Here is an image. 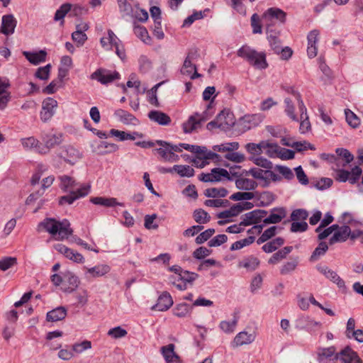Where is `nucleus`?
Wrapping results in <instances>:
<instances>
[{
  "label": "nucleus",
  "mask_w": 363,
  "mask_h": 363,
  "mask_svg": "<svg viewBox=\"0 0 363 363\" xmlns=\"http://www.w3.org/2000/svg\"><path fill=\"white\" fill-rule=\"evenodd\" d=\"M286 107L285 112L294 121H298V115L296 113V107L294 104L290 100L286 99L285 100Z\"/></svg>",
  "instance_id": "obj_46"
},
{
  "label": "nucleus",
  "mask_w": 363,
  "mask_h": 363,
  "mask_svg": "<svg viewBox=\"0 0 363 363\" xmlns=\"http://www.w3.org/2000/svg\"><path fill=\"white\" fill-rule=\"evenodd\" d=\"M181 72L183 74L189 76L191 79L201 77V74L196 72V66L192 64L189 57L184 60Z\"/></svg>",
  "instance_id": "obj_27"
},
{
  "label": "nucleus",
  "mask_w": 363,
  "mask_h": 363,
  "mask_svg": "<svg viewBox=\"0 0 363 363\" xmlns=\"http://www.w3.org/2000/svg\"><path fill=\"white\" fill-rule=\"evenodd\" d=\"M320 273L324 274L328 279L335 283L339 287H343L345 286L344 281L337 274V273L327 267H320L318 268Z\"/></svg>",
  "instance_id": "obj_29"
},
{
  "label": "nucleus",
  "mask_w": 363,
  "mask_h": 363,
  "mask_svg": "<svg viewBox=\"0 0 363 363\" xmlns=\"http://www.w3.org/2000/svg\"><path fill=\"white\" fill-rule=\"evenodd\" d=\"M110 271V267L107 264H99L92 268L87 269V272L93 277H101Z\"/></svg>",
  "instance_id": "obj_40"
},
{
  "label": "nucleus",
  "mask_w": 363,
  "mask_h": 363,
  "mask_svg": "<svg viewBox=\"0 0 363 363\" xmlns=\"http://www.w3.org/2000/svg\"><path fill=\"white\" fill-rule=\"evenodd\" d=\"M350 235V228L347 225L339 226L334 230L333 235L330 238L329 243L333 245L336 242H343L346 241Z\"/></svg>",
  "instance_id": "obj_20"
},
{
  "label": "nucleus",
  "mask_w": 363,
  "mask_h": 363,
  "mask_svg": "<svg viewBox=\"0 0 363 363\" xmlns=\"http://www.w3.org/2000/svg\"><path fill=\"white\" fill-rule=\"evenodd\" d=\"M17 264L16 258L6 257L0 260V269L6 271Z\"/></svg>",
  "instance_id": "obj_60"
},
{
  "label": "nucleus",
  "mask_w": 363,
  "mask_h": 363,
  "mask_svg": "<svg viewBox=\"0 0 363 363\" xmlns=\"http://www.w3.org/2000/svg\"><path fill=\"white\" fill-rule=\"evenodd\" d=\"M255 197L253 192L245 191V192H236L230 196V199L233 201H241V200H251Z\"/></svg>",
  "instance_id": "obj_59"
},
{
  "label": "nucleus",
  "mask_w": 363,
  "mask_h": 363,
  "mask_svg": "<svg viewBox=\"0 0 363 363\" xmlns=\"http://www.w3.org/2000/svg\"><path fill=\"white\" fill-rule=\"evenodd\" d=\"M210 216L202 209L196 210L194 213V218L196 223L204 224L210 220Z\"/></svg>",
  "instance_id": "obj_50"
},
{
  "label": "nucleus",
  "mask_w": 363,
  "mask_h": 363,
  "mask_svg": "<svg viewBox=\"0 0 363 363\" xmlns=\"http://www.w3.org/2000/svg\"><path fill=\"white\" fill-rule=\"evenodd\" d=\"M347 123L352 128H357L360 124V119L350 109L345 110Z\"/></svg>",
  "instance_id": "obj_48"
},
{
  "label": "nucleus",
  "mask_w": 363,
  "mask_h": 363,
  "mask_svg": "<svg viewBox=\"0 0 363 363\" xmlns=\"http://www.w3.org/2000/svg\"><path fill=\"white\" fill-rule=\"evenodd\" d=\"M191 313V308L186 303H180L175 306L173 310V313L175 316L179 318H185L190 315Z\"/></svg>",
  "instance_id": "obj_38"
},
{
  "label": "nucleus",
  "mask_w": 363,
  "mask_h": 363,
  "mask_svg": "<svg viewBox=\"0 0 363 363\" xmlns=\"http://www.w3.org/2000/svg\"><path fill=\"white\" fill-rule=\"evenodd\" d=\"M262 20L267 33H272L277 25L285 23L286 13L279 8L272 7L263 13Z\"/></svg>",
  "instance_id": "obj_3"
},
{
  "label": "nucleus",
  "mask_w": 363,
  "mask_h": 363,
  "mask_svg": "<svg viewBox=\"0 0 363 363\" xmlns=\"http://www.w3.org/2000/svg\"><path fill=\"white\" fill-rule=\"evenodd\" d=\"M250 174L259 181L262 187H266L272 182H277L280 179L279 177L272 171L261 169L259 168H253L250 170Z\"/></svg>",
  "instance_id": "obj_8"
},
{
  "label": "nucleus",
  "mask_w": 363,
  "mask_h": 363,
  "mask_svg": "<svg viewBox=\"0 0 363 363\" xmlns=\"http://www.w3.org/2000/svg\"><path fill=\"white\" fill-rule=\"evenodd\" d=\"M57 101L51 98H46L42 104V110L40 111V118L44 122L50 120L55 113V110L57 107Z\"/></svg>",
  "instance_id": "obj_16"
},
{
  "label": "nucleus",
  "mask_w": 363,
  "mask_h": 363,
  "mask_svg": "<svg viewBox=\"0 0 363 363\" xmlns=\"http://www.w3.org/2000/svg\"><path fill=\"white\" fill-rule=\"evenodd\" d=\"M328 249V246L327 243L325 242H321L315 249L311 257V259L313 261L318 259L320 256L323 255L326 252Z\"/></svg>",
  "instance_id": "obj_55"
},
{
  "label": "nucleus",
  "mask_w": 363,
  "mask_h": 363,
  "mask_svg": "<svg viewBox=\"0 0 363 363\" xmlns=\"http://www.w3.org/2000/svg\"><path fill=\"white\" fill-rule=\"evenodd\" d=\"M262 18L257 13H254L251 16V26L254 34H261L262 33Z\"/></svg>",
  "instance_id": "obj_44"
},
{
  "label": "nucleus",
  "mask_w": 363,
  "mask_h": 363,
  "mask_svg": "<svg viewBox=\"0 0 363 363\" xmlns=\"http://www.w3.org/2000/svg\"><path fill=\"white\" fill-rule=\"evenodd\" d=\"M286 217V211L283 208H278L274 210L271 214L264 219V223H278Z\"/></svg>",
  "instance_id": "obj_32"
},
{
  "label": "nucleus",
  "mask_w": 363,
  "mask_h": 363,
  "mask_svg": "<svg viewBox=\"0 0 363 363\" xmlns=\"http://www.w3.org/2000/svg\"><path fill=\"white\" fill-rule=\"evenodd\" d=\"M72 9V4H64L60 8L56 11L55 15V20L59 21L62 20L66 14Z\"/></svg>",
  "instance_id": "obj_63"
},
{
  "label": "nucleus",
  "mask_w": 363,
  "mask_h": 363,
  "mask_svg": "<svg viewBox=\"0 0 363 363\" xmlns=\"http://www.w3.org/2000/svg\"><path fill=\"white\" fill-rule=\"evenodd\" d=\"M173 304V300L168 292H163L158 298L155 308L160 311L168 310Z\"/></svg>",
  "instance_id": "obj_23"
},
{
  "label": "nucleus",
  "mask_w": 363,
  "mask_h": 363,
  "mask_svg": "<svg viewBox=\"0 0 363 363\" xmlns=\"http://www.w3.org/2000/svg\"><path fill=\"white\" fill-rule=\"evenodd\" d=\"M296 97L298 101V110L300 113V117L298 118V121H300L299 130L301 133H306L311 129V122L307 114L306 108L301 99V96L297 94H296Z\"/></svg>",
  "instance_id": "obj_13"
},
{
  "label": "nucleus",
  "mask_w": 363,
  "mask_h": 363,
  "mask_svg": "<svg viewBox=\"0 0 363 363\" xmlns=\"http://www.w3.org/2000/svg\"><path fill=\"white\" fill-rule=\"evenodd\" d=\"M283 244L284 240L281 238H277L264 245L262 250L267 253L272 252Z\"/></svg>",
  "instance_id": "obj_41"
},
{
  "label": "nucleus",
  "mask_w": 363,
  "mask_h": 363,
  "mask_svg": "<svg viewBox=\"0 0 363 363\" xmlns=\"http://www.w3.org/2000/svg\"><path fill=\"white\" fill-rule=\"evenodd\" d=\"M259 264V260L255 256H248L239 262L240 267H244L248 270H255Z\"/></svg>",
  "instance_id": "obj_36"
},
{
  "label": "nucleus",
  "mask_w": 363,
  "mask_h": 363,
  "mask_svg": "<svg viewBox=\"0 0 363 363\" xmlns=\"http://www.w3.org/2000/svg\"><path fill=\"white\" fill-rule=\"evenodd\" d=\"M91 342L89 340H84L81 342L74 343L72 347V350L74 354H79L82 353L84 351L91 348Z\"/></svg>",
  "instance_id": "obj_49"
},
{
  "label": "nucleus",
  "mask_w": 363,
  "mask_h": 363,
  "mask_svg": "<svg viewBox=\"0 0 363 363\" xmlns=\"http://www.w3.org/2000/svg\"><path fill=\"white\" fill-rule=\"evenodd\" d=\"M60 179L61 181L60 186L64 191H71L77 186L76 181L71 177L62 176L60 177Z\"/></svg>",
  "instance_id": "obj_45"
},
{
  "label": "nucleus",
  "mask_w": 363,
  "mask_h": 363,
  "mask_svg": "<svg viewBox=\"0 0 363 363\" xmlns=\"http://www.w3.org/2000/svg\"><path fill=\"white\" fill-rule=\"evenodd\" d=\"M362 172V169L358 166L352 168L351 172L338 169L335 171V179L338 182H345L348 180L351 184H355L359 180Z\"/></svg>",
  "instance_id": "obj_12"
},
{
  "label": "nucleus",
  "mask_w": 363,
  "mask_h": 363,
  "mask_svg": "<svg viewBox=\"0 0 363 363\" xmlns=\"http://www.w3.org/2000/svg\"><path fill=\"white\" fill-rule=\"evenodd\" d=\"M45 145L38 147V152L40 154H46L51 148L59 145L62 141V135L61 133L50 132L43 138Z\"/></svg>",
  "instance_id": "obj_11"
},
{
  "label": "nucleus",
  "mask_w": 363,
  "mask_h": 363,
  "mask_svg": "<svg viewBox=\"0 0 363 363\" xmlns=\"http://www.w3.org/2000/svg\"><path fill=\"white\" fill-rule=\"evenodd\" d=\"M239 57L247 60L251 65L258 69L268 67L266 55L263 52H257L248 45H243L237 52Z\"/></svg>",
  "instance_id": "obj_4"
},
{
  "label": "nucleus",
  "mask_w": 363,
  "mask_h": 363,
  "mask_svg": "<svg viewBox=\"0 0 363 363\" xmlns=\"http://www.w3.org/2000/svg\"><path fill=\"white\" fill-rule=\"evenodd\" d=\"M148 117L151 121L162 125H167L172 121L170 117L167 114L160 111H151L148 113Z\"/></svg>",
  "instance_id": "obj_26"
},
{
  "label": "nucleus",
  "mask_w": 363,
  "mask_h": 363,
  "mask_svg": "<svg viewBox=\"0 0 363 363\" xmlns=\"http://www.w3.org/2000/svg\"><path fill=\"white\" fill-rule=\"evenodd\" d=\"M10 87L9 79L0 77V110L5 109L11 99Z\"/></svg>",
  "instance_id": "obj_15"
},
{
  "label": "nucleus",
  "mask_w": 363,
  "mask_h": 363,
  "mask_svg": "<svg viewBox=\"0 0 363 363\" xmlns=\"http://www.w3.org/2000/svg\"><path fill=\"white\" fill-rule=\"evenodd\" d=\"M180 146L184 150L195 154V158L192 160V162L198 168H203L209 164L210 160L214 161L220 158L218 154L208 150L203 146L192 145L186 143H180Z\"/></svg>",
  "instance_id": "obj_2"
},
{
  "label": "nucleus",
  "mask_w": 363,
  "mask_h": 363,
  "mask_svg": "<svg viewBox=\"0 0 363 363\" xmlns=\"http://www.w3.org/2000/svg\"><path fill=\"white\" fill-rule=\"evenodd\" d=\"M338 357L333 347L320 348L318 351V359L320 363H336Z\"/></svg>",
  "instance_id": "obj_19"
},
{
  "label": "nucleus",
  "mask_w": 363,
  "mask_h": 363,
  "mask_svg": "<svg viewBox=\"0 0 363 363\" xmlns=\"http://www.w3.org/2000/svg\"><path fill=\"white\" fill-rule=\"evenodd\" d=\"M157 143L162 146L157 149V152L164 161L167 162H177L179 160V157L175 152H181L182 149H184L180 146V144H179V145H171L169 143L160 140L157 141Z\"/></svg>",
  "instance_id": "obj_7"
},
{
  "label": "nucleus",
  "mask_w": 363,
  "mask_h": 363,
  "mask_svg": "<svg viewBox=\"0 0 363 363\" xmlns=\"http://www.w3.org/2000/svg\"><path fill=\"white\" fill-rule=\"evenodd\" d=\"M262 218L261 212L259 211H252L246 214V217L243 220L244 225H250L259 223Z\"/></svg>",
  "instance_id": "obj_42"
},
{
  "label": "nucleus",
  "mask_w": 363,
  "mask_h": 363,
  "mask_svg": "<svg viewBox=\"0 0 363 363\" xmlns=\"http://www.w3.org/2000/svg\"><path fill=\"white\" fill-rule=\"evenodd\" d=\"M116 114L120 118L121 121L125 123H133L136 120L135 117L123 109L116 111Z\"/></svg>",
  "instance_id": "obj_57"
},
{
  "label": "nucleus",
  "mask_w": 363,
  "mask_h": 363,
  "mask_svg": "<svg viewBox=\"0 0 363 363\" xmlns=\"http://www.w3.org/2000/svg\"><path fill=\"white\" fill-rule=\"evenodd\" d=\"M206 195L212 198H223L228 195V191L224 188H210L206 189Z\"/></svg>",
  "instance_id": "obj_47"
},
{
  "label": "nucleus",
  "mask_w": 363,
  "mask_h": 363,
  "mask_svg": "<svg viewBox=\"0 0 363 363\" xmlns=\"http://www.w3.org/2000/svg\"><path fill=\"white\" fill-rule=\"evenodd\" d=\"M236 186L240 189L244 190H252L255 189L257 183L251 179L247 178H239L235 181Z\"/></svg>",
  "instance_id": "obj_37"
},
{
  "label": "nucleus",
  "mask_w": 363,
  "mask_h": 363,
  "mask_svg": "<svg viewBox=\"0 0 363 363\" xmlns=\"http://www.w3.org/2000/svg\"><path fill=\"white\" fill-rule=\"evenodd\" d=\"M235 123L234 115L228 110L222 111L215 118L214 121L207 124V128L210 130L216 128L226 130L230 129Z\"/></svg>",
  "instance_id": "obj_6"
},
{
  "label": "nucleus",
  "mask_w": 363,
  "mask_h": 363,
  "mask_svg": "<svg viewBox=\"0 0 363 363\" xmlns=\"http://www.w3.org/2000/svg\"><path fill=\"white\" fill-rule=\"evenodd\" d=\"M279 150V145L276 144L265 143L264 148L263 149V152H264L271 157H276L278 156Z\"/></svg>",
  "instance_id": "obj_58"
},
{
  "label": "nucleus",
  "mask_w": 363,
  "mask_h": 363,
  "mask_svg": "<svg viewBox=\"0 0 363 363\" xmlns=\"http://www.w3.org/2000/svg\"><path fill=\"white\" fill-rule=\"evenodd\" d=\"M90 188L91 186L89 184L81 185L76 191H71L69 195L62 196L60 199V204L72 203L76 199L86 196L90 191Z\"/></svg>",
  "instance_id": "obj_14"
},
{
  "label": "nucleus",
  "mask_w": 363,
  "mask_h": 363,
  "mask_svg": "<svg viewBox=\"0 0 363 363\" xmlns=\"http://www.w3.org/2000/svg\"><path fill=\"white\" fill-rule=\"evenodd\" d=\"M225 157L227 160L235 163L242 162L245 160V157L242 153L235 151L229 152L228 153L225 154Z\"/></svg>",
  "instance_id": "obj_62"
},
{
  "label": "nucleus",
  "mask_w": 363,
  "mask_h": 363,
  "mask_svg": "<svg viewBox=\"0 0 363 363\" xmlns=\"http://www.w3.org/2000/svg\"><path fill=\"white\" fill-rule=\"evenodd\" d=\"M319 32L316 30L311 31L308 35V48L307 54L309 57H315L318 53V49L315 45L318 40Z\"/></svg>",
  "instance_id": "obj_22"
},
{
  "label": "nucleus",
  "mask_w": 363,
  "mask_h": 363,
  "mask_svg": "<svg viewBox=\"0 0 363 363\" xmlns=\"http://www.w3.org/2000/svg\"><path fill=\"white\" fill-rule=\"evenodd\" d=\"M206 118L201 114L194 113L183 123L182 129L185 133H191L199 129Z\"/></svg>",
  "instance_id": "obj_17"
},
{
  "label": "nucleus",
  "mask_w": 363,
  "mask_h": 363,
  "mask_svg": "<svg viewBox=\"0 0 363 363\" xmlns=\"http://www.w3.org/2000/svg\"><path fill=\"white\" fill-rule=\"evenodd\" d=\"M173 169L181 177H191L194 174V169L189 165H174Z\"/></svg>",
  "instance_id": "obj_43"
},
{
  "label": "nucleus",
  "mask_w": 363,
  "mask_h": 363,
  "mask_svg": "<svg viewBox=\"0 0 363 363\" xmlns=\"http://www.w3.org/2000/svg\"><path fill=\"white\" fill-rule=\"evenodd\" d=\"M40 226L56 240L67 239L73 232L70 223L66 220L60 222L52 218H47L40 223Z\"/></svg>",
  "instance_id": "obj_1"
},
{
  "label": "nucleus",
  "mask_w": 363,
  "mask_h": 363,
  "mask_svg": "<svg viewBox=\"0 0 363 363\" xmlns=\"http://www.w3.org/2000/svg\"><path fill=\"white\" fill-rule=\"evenodd\" d=\"M340 358L345 363H362V360L357 354L349 347L342 350Z\"/></svg>",
  "instance_id": "obj_25"
},
{
  "label": "nucleus",
  "mask_w": 363,
  "mask_h": 363,
  "mask_svg": "<svg viewBox=\"0 0 363 363\" xmlns=\"http://www.w3.org/2000/svg\"><path fill=\"white\" fill-rule=\"evenodd\" d=\"M308 214L306 211L303 209H297L292 212L291 218L293 221L305 222Z\"/></svg>",
  "instance_id": "obj_61"
},
{
  "label": "nucleus",
  "mask_w": 363,
  "mask_h": 363,
  "mask_svg": "<svg viewBox=\"0 0 363 363\" xmlns=\"http://www.w3.org/2000/svg\"><path fill=\"white\" fill-rule=\"evenodd\" d=\"M16 27V20L11 15L4 16L2 18V25L1 27V33L9 35L13 33Z\"/></svg>",
  "instance_id": "obj_30"
},
{
  "label": "nucleus",
  "mask_w": 363,
  "mask_h": 363,
  "mask_svg": "<svg viewBox=\"0 0 363 363\" xmlns=\"http://www.w3.org/2000/svg\"><path fill=\"white\" fill-rule=\"evenodd\" d=\"M239 143L237 142L225 143L216 145L213 147V152H218L221 153H228L229 152L235 151L239 148Z\"/></svg>",
  "instance_id": "obj_33"
},
{
  "label": "nucleus",
  "mask_w": 363,
  "mask_h": 363,
  "mask_svg": "<svg viewBox=\"0 0 363 363\" xmlns=\"http://www.w3.org/2000/svg\"><path fill=\"white\" fill-rule=\"evenodd\" d=\"M100 43L106 50H113L115 49L116 53L120 58L123 59L125 57V55L123 47L121 44V40L112 30H108L105 33L101 38Z\"/></svg>",
  "instance_id": "obj_5"
},
{
  "label": "nucleus",
  "mask_w": 363,
  "mask_h": 363,
  "mask_svg": "<svg viewBox=\"0 0 363 363\" xmlns=\"http://www.w3.org/2000/svg\"><path fill=\"white\" fill-rule=\"evenodd\" d=\"M163 357L167 363L175 362L179 359V356L174 352V345L169 344L161 348Z\"/></svg>",
  "instance_id": "obj_31"
},
{
  "label": "nucleus",
  "mask_w": 363,
  "mask_h": 363,
  "mask_svg": "<svg viewBox=\"0 0 363 363\" xmlns=\"http://www.w3.org/2000/svg\"><path fill=\"white\" fill-rule=\"evenodd\" d=\"M66 315V310L62 307H59L47 313V320L51 322L59 321L64 319Z\"/></svg>",
  "instance_id": "obj_35"
},
{
  "label": "nucleus",
  "mask_w": 363,
  "mask_h": 363,
  "mask_svg": "<svg viewBox=\"0 0 363 363\" xmlns=\"http://www.w3.org/2000/svg\"><path fill=\"white\" fill-rule=\"evenodd\" d=\"M91 201L96 205H101L106 207L114 206L118 204L116 199L114 198L94 197L91 199Z\"/></svg>",
  "instance_id": "obj_39"
},
{
  "label": "nucleus",
  "mask_w": 363,
  "mask_h": 363,
  "mask_svg": "<svg viewBox=\"0 0 363 363\" xmlns=\"http://www.w3.org/2000/svg\"><path fill=\"white\" fill-rule=\"evenodd\" d=\"M54 248L60 254L63 255L66 258L76 263H83L84 258L83 255L77 251L69 248L63 244H56Z\"/></svg>",
  "instance_id": "obj_18"
},
{
  "label": "nucleus",
  "mask_w": 363,
  "mask_h": 363,
  "mask_svg": "<svg viewBox=\"0 0 363 363\" xmlns=\"http://www.w3.org/2000/svg\"><path fill=\"white\" fill-rule=\"evenodd\" d=\"M26 58L33 65H38L40 62H45L47 53L44 50H40L37 52H30L24 51L23 52Z\"/></svg>",
  "instance_id": "obj_28"
},
{
  "label": "nucleus",
  "mask_w": 363,
  "mask_h": 363,
  "mask_svg": "<svg viewBox=\"0 0 363 363\" xmlns=\"http://www.w3.org/2000/svg\"><path fill=\"white\" fill-rule=\"evenodd\" d=\"M135 35L139 37L145 43L150 44L151 38L148 34L147 29L142 26L135 27L134 29Z\"/></svg>",
  "instance_id": "obj_53"
},
{
  "label": "nucleus",
  "mask_w": 363,
  "mask_h": 363,
  "mask_svg": "<svg viewBox=\"0 0 363 363\" xmlns=\"http://www.w3.org/2000/svg\"><path fill=\"white\" fill-rule=\"evenodd\" d=\"M87 35L85 33L74 31L72 34V39L77 46H82L87 40Z\"/></svg>",
  "instance_id": "obj_64"
},
{
  "label": "nucleus",
  "mask_w": 363,
  "mask_h": 363,
  "mask_svg": "<svg viewBox=\"0 0 363 363\" xmlns=\"http://www.w3.org/2000/svg\"><path fill=\"white\" fill-rule=\"evenodd\" d=\"M265 143L262 142L259 144L248 143L246 145L247 150L252 155H259L263 153Z\"/></svg>",
  "instance_id": "obj_54"
},
{
  "label": "nucleus",
  "mask_w": 363,
  "mask_h": 363,
  "mask_svg": "<svg viewBox=\"0 0 363 363\" xmlns=\"http://www.w3.org/2000/svg\"><path fill=\"white\" fill-rule=\"evenodd\" d=\"M254 340V337L251 334H248L245 332H241L238 333L232 343L233 347L241 346L245 344H249Z\"/></svg>",
  "instance_id": "obj_34"
},
{
  "label": "nucleus",
  "mask_w": 363,
  "mask_h": 363,
  "mask_svg": "<svg viewBox=\"0 0 363 363\" xmlns=\"http://www.w3.org/2000/svg\"><path fill=\"white\" fill-rule=\"evenodd\" d=\"M110 134L112 136L119 138L120 140H135L137 138H143L144 136L141 133L133 132V133H128L125 131L116 129H111Z\"/></svg>",
  "instance_id": "obj_24"
},
{
  "label": "nucleus",
  "mask_w": 363,
  "mask_h": 363,
  "mask_svg": "<svg viewBox=\"0 0 363 363\" xmlns=\"http://www.w3.org/2000/svg\"><path fill=\"white\" fill-rule=\"evenodd\" d=\"M229 172L223 168H213L211 172L201 173L199 179L204 182H218L223 179H230Z\"/></svg>",
  "instance_id": "obj_10"
},
{
  "label": "nucleus",
  "mask_w": 363,
  "mask_h": 363,
  "mask_svg": "<svg viewBox=\"0 0 363 363\" xmlns=\"http://www.w3.org/2000/svg\"><path fill=\"white\" fill-rule=\"evenodd\" d=\"M120 74L116 71H111L104 68L97 69L91 74V79L96 80L102 84H107L118 79Z\"/></svg>",
  "instance_id": "obj_9"
},
{
  "label": "nucleus",
  "mask_w": 363,
  "mask_h": 363,
  "mask_svg": "<svg viewBox=\"0 0 363 363\" xmlns=\"http://www.w3.org/2000/svg\"><path fill=\"white\" fill-rule=\"evenodd\" d=\"M241 121L244 124L249 123L248 125H245V126L246 128H247L248 129H250L252 127L256 126L259 123L260 120H259V116H257L256 114H253V115H246V116H243L242 118L241 119Z\"/></svg>",
  "instance_id": "obj_52"
},
{
  "label": "nucleus",
  "mask_w": 363,
  "mask_h": 363,
  "mask_svg": "<svg viewBox=\"0 0 363 363\" xmlns=\"http://www.w3.org/2000/svg\"><path fill=\"white\" fill-rule=\"evenodd\" d=\"M237 323L238 319L235 318L231 321L224 320L220 323V328L223 332L226 333H233L235 330Z\"/></svg>",
  "instance_id": "obj_56"
},
{
  "label": "nucleus",
  "mask_w": 363,
  "mask_h": 363,
  "mask_svg": "<svg viewBox=\"0 0 363 363\" xmlns=\"http://www.w3.org/2000/svg\"><path fill=\"white\" fill-rule=\"evenodd\" d=\"M242 212L241 206L239 204H235L231 206L228 210H225L218 215V217L220 219L218 223L219 225H223L227 222H229L233 217L238 216Z\"/></svg>",
  "instance_id": "obj_21"
},
{
  "label": "nucleus",
  "mask_w": 363,
  "mask_h": 363,
  "mask_svg": "<svg viewBox=\"0 0 363 363\" xmlns=\"http://www.w3.org/2000/svg\"><path fill=\"white\" fill-rule=\"evenodd\" d=\"M22 145L24 148L28 150L35 149L37 152L38 147L41 146L39 141L33 137H29L22 140Z\"/></svg>",
  "instance_id": "obj_51"
}]
</instances>
